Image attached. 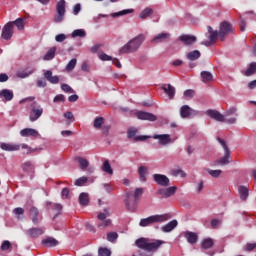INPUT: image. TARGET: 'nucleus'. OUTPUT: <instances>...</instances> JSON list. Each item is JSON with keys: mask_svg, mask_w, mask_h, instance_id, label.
Listing matches in <instances>:
<instances>
[{"mask_svg": "<svg viewBox=\"0 0 256 256\" xmlns=\"http://www.w3.org/2000/svg\"><path fill=\"white\" fill-rule=\"evenodd\" d=\"M144 40V34H139L138 36L134 37L119 50L120 55L136 52L141 47Z\"/></svg>", "mask_w": 256, "mask_h": 256, "instance_id": "1", "label": "nucleus"}, {"mask_svg": "<svg viewBox=\"0 0 256 256\" xmlns=\"http://www.w3.org/2000/svg\"><path fill=\"white\" fill-rule=\"evenodd\" d=\"M218 143L222 145V148L224 149V157L220 158L216 162L212 164V166L220 165V166H225L228 165L231 162V151L229 147L227 146V143L225 140L218 138Z\"/></svg>", "mask_w": 256, "mask_h": 256, "instance_id": "2", "label": "nucleus"}, {"mask_svg": "<svg viewBox=\"0 0 256 256\" xmlns=\"http://www.w3.org/2000/svg\"><path fill=\"white\" fill-rule=\"evenodd\" d=\"M164 242L161 240H156L155 242L149 243L147 239L141 238L136 241V245L146 251H156L163 245Z\"/></svg>", "mask_w": 256, "mask_h": 256, "instance_id": "3", "label": "nucleus"}, {"mask_svg": "<svg viewBox=\"0 0 256 256\" xmlns=\"http://www.w3.org/2000/svg\"><path fill=\"white\" fill-rule=\"evenodd\" d=\"M171 218V215L169 214H163V215H153L145 219H141L139 225L141 227H148L154 223H162Z\"/></svg>", "mask_w": 256, "mask_h": 256, "instance_id": "4", "label": "nucleus"}, {"mask_svg": "<svg viewBox=\"0 0 256 256\" xmlns=\"http://www.w3.org/2000/svg\"><path fill=\"white\" fill-rule=\"evenodd\" d=\"M56 16L54 17L55 23L63 22L66 14V0H59L56 5Z\"/></svg>", "mask_w": 256, "mask_h": 256, "instance_id": "5", "label": "nucleus"}, {"mask_svg": "<svg viewBox=\"0 0 256 256\" xmlns=\"http://www.w3.org/2000/svg\"><path fill=\"white\" fill-rule=\"evenodd\" d=\"M44 110L37 102H32L30 106L29 119L31 122L37 121L43 114Z\"/></svg>", "mask_w": 256, "mask_h": 256, "instance_id": "6", "label": "nucleus"}, {"mask_svg": "<svg viewBox=\"0 0 256 256\" xmlns=\"http://www.w3.org/2000/svg\"><path fill=\"white\" fill-rule=\"evenodd\" d=\"M232 33H234V28L232 24L228 21H222V23H220V29L218 30V35H220V40L224 41L225 37Z\"/></svg>", "mask_w": 256, "mask_h": 256, "instance_id": "7", "label": "nucleus"}, {"mask_svg": "<svg viewBox=\"0 0 256 256\" xmlns=\"http://www.w3.org/2000/svg\"><path fill=\"white\" fill-rule=\"evenodd\" d=\"M110 216L109 210L106 208L104 209V212L98 214V219L100 220V223L98 224V227L100 229H104L106 227H109L112 224V221L110 219H107Z\"/></svg>", "mask_w": 256, "mask_h": 256, "instance_id": "8", "label": "nucleus"}, {"mask_svg": "<svg viewBox=\"0 0 256 256\" xmlns=\"http://www.w3.org/2000/svg\"><path fill=\"white\" fill-rule=\"evenodd\" d=\"M14 34L13 22H8L2 29V38L6 41L10 40Z\"/></svg>", "mask_w": 256, "mask_h": 256, "instance_id": "9", "label": "nucleus"}, {"mask_svg": "<svg viewBox=\"0 0 256 256\" xmlns=\"http://www.w3.org/2000/svg\"><path fill=\"white\" fill-rule=\"evenodd\" d=\"M208 34H210V36H208V39H210V41L202 42V45H205L206 47H209L216 43L218 37H220L219 32L217 30H214L212 26H208Z\"/></svg>", "mask_w": 256, "mask_h": 256, "instance_id": "10", "label": "nucleus"}, {"mask_svg": "<svg viewBox=\"0 0 256 256\" xmlns=\"http://www.w3.org/2000/svg\"><path fill=\"white\" fill-rule=\"evenodd\" d=\"M135 115L139 120L143 121L155 122L158 119L157 116H155V114H152L151 112H144L143 110L136 112Z\"/></svg>", "mask_w": 256, "mask_h": 256, "instance_id": "11", "label": "nucleus"}, {"mask_svg": "<svg viewBox=\"0 0 256 256\" xmlns=\"http://www.w3.org/2000/svg\"><path fill=\"white\" fill-rule=\"evenodd\" d=\"M125 204L129 211L135 212L137 209L138 200L133 198L132 193H128L126 196Z\"/></svg>", "mask_w": 256, "mask_h": 256, "instance_id": "12", "label": "nucleus"}, {"mask_svg": "<svg viewBox=\"0 0 256 256\" xmlns=\"http://www.w3.org/2000/svg\"><path fill=\"white\" fill-rule=\"evenodd\" d=\"M206 115L218 122H225V116L218 110H206Z\"/></svg>", "mask_w": 256, "mask_h": 256, "instance_id": "13", "label": "nucleus"}, {"mask_svg": "<svg viewBox=\"0 0 256 256\" xmlns=\"http://www.w3.org/2000/svg\"><path fill=\"white\" fill-rule=\"evenodd\" d=\"M179 39H180V42H182L186 46L192 45L197 41L196 36L189 35V34H182L180 35Z\"/></svg>", "mask_w": 256, "mask_h": 256, "instance_id": "14", "label": "nucleus"}, {"mask_svg": "<svg viewBox=\"0 0 256 256\" xmlns=\"http://www.w3.org/2000/svg\"><path fill=\"white\" fill-rule=\"evenodd\" d=\"M153 178L158 185L163 187L169 186L170 180L167 176L161 175V174H155Z\"/></svg>", "mask_w": 256, "mask_h": 256, "instance_id": "15", "label": "nucleus"}, {"mask_svg": "<svg viewBox=\"0 0 256 256\" xmlns=\"http://www.w3.org/2000/svg\"><path fill=\"white\" fill-rule=\"evenodd\" d=\"M161 89L168 95V98L174 99L176 93V88H174V86L171 84H163Z\"/></svg>", "mask_w": 256, "mask_h": 256, "instance_id": "16", "label": "nucleus"}, {"mask_svg": "<svg viewBox=\"0 0 256 256\" xmlns=\"http://www.w3.org/2000/svg\"><path fill=\"white\" fill-rule=\"evenodd\" d=\"M153 139L159 140V143L163 146H166L171 143V136L168 134L165 135H154Z\"/></svg>", "mask_w": 256, "mask_h": 256, "instance_id": "17", "label": "nucleus"}, {"mask_svg": "<svg viewBox=\"0 0 256 256\" xmlns=\"http://www.w3.org/2000/svg\"><path fill=\"white\" fill-rule=\"evenodd\" d=\"M176 191H177V187L172 186L167 189H161L158 191V193L160 195H162L164 198H169V197L173 196L176 193Z\"/></svg>", "mask_w": 256, "mask_h": 256, "instance_id": "18", "label": "nucleus"}, {"mask_svg": "<svg viewBox=\"0 0 256 256\" xmlns=\"http://www.w3.org/2000/svg\"><path fill=\"white\" fill-rule=\"evenodd\" d=\"M20 135L22 137H33V138H37L39 136L38 131L31 129V128H26L21 130Z\"/></svg>", "mask_w": 256, "mask_h": 256, "instance_id": "19", "label": "nucleus"}, {"mask_svg": "<svg viewBox=\"0 0 256 256\" xmlns=\"http://www.w3.org/2000/svg\"><path fill=\"white\" fill-rule=\"evenodd\" d=\"M170 36L171 34L168 32L159 33L152 39V43H163L165 40L169 39Z\"/></svg>", "mask_w": 256, "mask_h": 256, "instance_id": "20", "label": "nucleus"}, {"mask_svg": "<svg viewBox=\"0 0 256 256\" xmlns=\"http://www.w3.org/2000/svg\"><path fill=\"white\" fill-rule=\"evenodd\" d=\"M26 233L30 238H38L44 234V230L42 228H31Z\"/></svg>", "mask_w": 256, "mask_h": 256, "instance_id": "21", "label": "nucleus"}, {"mask_svg": "<svg viewBox=\"0 0 256 256\" xmlns=\"http://www.w3.org/2000/svg\"><path fill=\"white\" fill-rule=\"evenodd\" d=\"M44 77L47 81H49L51 84H58L59 83V76H53V73L51 70H46L44 73Z\"/></svg>", "mask_w": 256, "mask_h": 256, "instance_id": "22", "label": "nucleus"}, {"mask_svg": "<svg viewBox=\"0 0 256 256\" xmlns=\"http://www.w3.org/2000/svg\"><path fill=\"white\" fill-rule=\"evenodd\" d=\"M14 92L13 90H8L7 88H4L1 90V99H4V101L9 102L13 99Z\"/></svg>", "mask_w": 256, "mask_h": 256, "instance_id": "23", "label": "nucleus"}, {"mask_svg": "<svg viewBox=\"0 0 256 256\" xmlns=\"http://www.w3.org/2000/svg\"><path fill=\"white\" fill-rule=\"evenodd\" d=\"M35 72V68H25L24 70H20L17 72V77L21 79H25L32 75Z\"/></svg>", "mask_w": 256, "mask_h": 256, "instance_id": "24", "label": "nucleus"}, {"mask_svg": "<svg viewBox=\"0 0 256 256\" xmlns=\"http://www.w3.org/2000/svg\"><path fill=\"white\" fill-rule=\"evenodd\" d=\"M1 149L7 152H13V151H18L20 149V145L16 144H7V143H2L0 145Z\"/></svg>", "mask_w": 256, "mask_h": 256, "instance_id": "25", "label": "nucleus"}, {"mask_svg": "<svg viewBox=\"0 0 256 256\" xmlns=\"http://www.w3.org/2000/svg\"><path fill=\"white\" fill-rule=\"evenodd\" d=\"M184 238L188 240V243L196 244L199 237L196 233L187 231L186 233H184Z\"/></svg>", "mask_w": 256, "mask_h": 256, "instance_id": "26", "label": "nucleus"}, {"mask_svg": "<svg viewBox=\"0 0 256 256\" xmlns=\"http://www.w3.org/2000/svg\"><path fill=\"white\" fill-rule=\"evenodd\" d=\"M42 244L47 248H51V247H56L59 244V242L52 237H48L42 240Z\"/></svg>", "mask_w": 256, "mask_h": 256, "instance_id": "27", "label": "nucleus"}, {"mask_svg": "<svg viewBox=\"0 0 256 256\" xmlns=\"http://www.w3.org/2000/svg\"><path fill=\"white\" fill-rule=\"evenodd\" d=\"M200 77L202 78V82L205 84L213 81V74H211V72H207L206 70L200 72Z\"/></svg>", "mask_w": 256, "mask_h": 256, "instance_id": "28", "label": "nucleus"}, {"mask_svg": "<svg viewBox=\"0 0 256 256\" xmlns=\"http://www.w3.org/2000/svg\"><path fill=\"white\" fill-rule=\"evenodd\" d=\"M238 194H240V200L246 201L249 197V189L245 186L238 187Z\"/></svg>", "mask_w": 256, "mask_h": 256, "instance_id": "29", "label": "nucleus"}, {"mask_svg": "<svg viewBox=\"0 0 256 256\" xmlns=\"http://www.w3.org/2000/svg\"><path fill=\"white\" fill-rule=\"evenodd\" d=\"M192 108L190 106L184 105L182 108H180V117L186 119L189 118L190 115L192 114Z\"/></svg>", "mask_w": 256, "mask_h": 256, "instance_id": "30", "label": "nucleus"}, {"mask_svg": "<svg viewBox=\"0 0 256 256\" xmlns=\"http://www.w3.org/2000/svg\"><path fill=\"white\" fill-rule=\"evenodd\" d=\"M30 215H31L32 222L35 225L39 224V211H38V209L35 208V207H32L30 209Z\"/></svg>", "mask_w": 256, "mask_h": 256, "instance_id": "31", "label": "nucleus"}, {"mask_svg": "<svg viewBox=\"0 0 256 256\" xmlns=\"http://www.w3.org/2000/svg\"><path fill=\"white\" fill-rule=\"evenodd\" d=\"M254 74H256V62H251L247 68V70L244 72V75L246 77H251Z\"/></svg>", "mask_w": 256, "mask_h": 256, "instance_id": "32", "label": "nucleus"}, {"mask_svg": "<svg viewBox=\"0 0 256 256\" xmlns=\"http://www.w3.org/2000/svg\"><path fill=\"white\" fill-rule=\"evenodd\" d=\"M177 226H178L177 220H172V221H170L167 225H165V226L162 228V231L165 232V233H169V232H171L174 228H176Z\"/></svg>", "mask_w": 256, "mask_h": 256, "instance_id": "33", "label": "nucleus"}, {"mask_svg": "<svg viewBox=\"0 0 256 256\" xmlns=\"http://www.w3.org/2000/svg\"><path fill=\"white\" fill-rule=\"evenodd\" d=\"M201 57V52H199V50H192V52H188V54H186V58H188V60L190 61H196Z\"/></svg>", "mask_w": 256, "mask_h": 256, "instance_id": "34", "label": "nucleus"}, {"mask_svg": "<svg viewBox=\"0 0 256 256\" xmlns=\"http://www.w3.org/2000/svg\"><path fill=\"white\" fill-rule=\"evenodd\" d=\"M90 202L89 194L81 193L79 196V203L81 206H88Z\"/></svg>", "mask_w": 256, "mask_h": 256, "instance_id": "35", "label": "nucleus"}, {"mask_svg": "<svg viewBox=\"0 0 256 256\" xmlns=\"http://www.w3.org/2000/svg\"><path fill=\"white\" fill-rule=\"evenodd\" d=\"M105 124V118L103 116H98L94 120V128L97 130H100L103 128V125Z\"/></svg>", "mask_w": 256, "mask_h": 256, "instance_id": "36", "label": "nucleus"}, {"mask_svg": "<svg viewBox=\"0 0 256 256\" xmlns=\"http://www.w3.org/2000/svg\"><path fill=\"white\" fill-rule=\"evenodd\" d=\"M138 172H139L141 182H146L147 174H148V168L145 167V166H141L139 168Z\"/></svg>", "mask_w": 256, "mask_h": 256, "instance_id": "37", "label": "nucleus"}, {"mask_svg": "<svg viewBox=\"0 0 256 256\" xmlns=\"http://www.w3.org/2000/svg\"><path fill=\"white\" fill-rule=\"evenodd\" d=\"M22 169L24 172L33 173L35 168L31 161H27L22 164Z\"/></svg>", "mask_w": 256, "mask_h": 256, "instance_id": "38", "label": "nucleus"}, {"mask_svg": "<svg viewBox=\"0 0 256 256\" xmlns=\"http://www.w3.org/2000/svg\"><path fill=\"white\" fill-rule=\"evenodd\" d=\"M154 13V10L151 7H146L141 13H140V18L141 19H146L150 17Z\"/></svg>", "mask_w": 256, "mask_h": 256, "instance_id": "39", "label": "nucleus"}, {"mask_svg": "<svg viewBox=\"0 0 256 256\" xmlns=\"http://www.w3.org/2000/svg\"><path fill=\"white\" fill-rule=\"evenodd\" d=\"M134 12V9H124V10H121L119 12H114L112 13V17L113 18H117V17H120V16H124V15H127V14H131Z\"/></svg>", "mask_w": 256, "mask_h": 256, "instance_id": "40", "label": "nucleus"}, {"mask_svg": "<svg viewBox=\"0 0 256 256\" xmlns=\"http://www.w3.org/2000/svg\"><path fill=\"white\" fill-rule=\"evenodd\" d=\"M55 53H56V48L54 46L53 48H50V50H48V52L45 54L43 59L45 61H50V60L54 59Z\"/></svg>", "mask_w": 256, "mask_h": 256, "instance_id": "41", "label": "nucleus"}, {"mask_svg": "<svg viewBox=\"0 0 256 256\" xmlns=\"http://www.w3.org/2000/svg\"><path fill=\"white\" fill-rule=\"evenodd\" d=\"M102 170H103V172H105V173H107L109 175H113V173H114V171H113V169H112V167H111V165H110L108 160H106L104 162V164L102 166Z\"/></svg>", "mask_w": 256, "mask_h": 256, "instance_id": "42", "label": "nucleus"}, {"mask_svg": "<svg viewBox=\"0 0 256 256\" xmlns=\"http://www.w3.org/2000/svg\"><path fill=\"white\" fill-rule=\"evenodd\" d=\"M77 37H80V38L86 37V31L84 29H75L72 32V38H77Z\"/></svg>", "mask_w": 256, "mask_h": 256, "instance_id": "43", "label": "nucleus"}, {"mask_svg": "<svg viewBox=\"0 0 256 256\" xmlns=\"http://www.w3.org/2000/svg\"><path fill=\"white\" fill-rule=\"evenodd\" d=\"M76 160L78 161L81 170L85 171L88 168L89 162L86 159L78 157Z\"/></svg>", "mask_w": 256, "mask_h": 256, "instance_id": "44", "label": "nucleus"}, {"mask_svg": "<svg viewBox=\"0 0 256 256\" xmlns=\"http://www.w3.org/2000/svg\"><path fill=\"white\" fill-rule=\"evenodd\" d=\"M214 245V241L211 238L208 239H204V241H202V248L203 249H210L212 248Z\"/></svg>", "mask_w": 256, "mask_h": 256, "instance_id": "45", "label": "nucleus"}, {"mask_svg": "<svg viewBox=\"0 0 256 256\" xmlns=\"http://www.w3.org/2000/svg\"><path fill=\"white\" fill-rule=\"evenodd\" d=\"M13 26L16 25L18 30H23L24 29V19L19 17L15 21L12 22Z\"/></svg>", "mask_w": 256, "mask_h": 256, "instance_id": "46", "label": "nucleus"}, {"mask_svg": "<svg viewBox=\"0 0 256 256\" xmlns=\"http://www.w3.org/2000/svg\"><path fill=\"white\" fill-rule=\"evenodd\" d=\"M170 175H172L174 177H178V176L185 177L186 176L184 171L181 169H174V170L170 171Z\"/></svg>", "mask_w": 256, "mask_h": 256, "instance_id": "47", "label": "nucleus"}, {"mask_svg": "<svg viewBox=\"0 0 256 256\" xmlns=\"http://www.w3.org/2000/svg\"><path fill=\"white\" fill-rule=\"evenodd\" d=\"M76 65H77V60H76V58H72V59L70 60V62L67 64L66 70H67V71H73V69L76 67Z\"/></svg>", "mask_w": 256, "mask_h": 256, "instance_id": "48", "label": "nucleus"}, {"mask_svg": "<svg viewBox=\"0 0 256 256\" xmlns=\"http://www.w3.org/2000/svg\"><path fill=\"white\" fill-rule=\"evenodd\" d=\"M206 172H208V174H210V176L213 178H218L222 174L221 170L206 169Z\"/></svg>", "mask_w": 256, "mask_h": 256, "instance_id": "49", "label": "nucleus"}, {"mask_svg": "<svg viewBox=\"0 0 256 256\" xmlns=\"http://www.w3.org/2000/svg\"><path fill=\"white\" fill-rule=\"evenodd\" d=\"M118 239V234L116 232H110L107 234V240L114 243Z\"/></svg>", "mask_w": 256, "mask_h": 256, "instance_id": "50", "label": "nucleus"}, {"mask_svg": "<svg viewBox=\"0 0 256 256\" xmlns=\"http://www.w3.org/2000/svg\"><path fill=\"white\" fill-rule=\"evenodd\" d=\"M53 101L54 103H64L66 101V98L64 94H57Z\"/></svg>", "mask_w": 256, "mask_h": 256, "instance_id": "51", "label": "nucleus"}, {"mask_svg": "<svg viewBox=\"0 0 256 256\" xmlns=\"http://www.w3.org/2000/svg\"><path fill=\"white\" fill-rule=\"evenodd\" d=\"M87 182H88V178L84 176V177H81L78 180H76L75 185L76 186H84V184Z\"/></svg>", "mask_w": 256, "mask_h": 256, "instance_id": "52", "label": "nucleus"}, {"mask_svg": "<svg viewBox=\"0 0 256 256\" xmlns=\"http://www.w3.org/2000/svg\"><path fill=\"white\" fill-rule=\"evenodd\" d=\"M143 195V189L142 188H138L135 193L133 194V198L136 201H139L140 197Z\"/></svg>", "mask_w": 256, "mask_h": 256, "instance_id": "53", "label": "nucleus"}, {"mask_svg": "<svg viewBox=\"0 0 256 256\" xmlns=\"http://www.w3.org/2000/svg\"><path fill=\"white\" fill-rule=\"evenodd\" d=\"M99 256H111V251L107 248H100Z\"/></svg>", "mask_w": 256, "mask_h": 256, "instance_id": "54", "label": "nucleus"}, {"mask_svg": "<svg viewBox=\"0 0 256 256\" xmlns=\"http://www.w3.org/2000/svg\"><path fill=\"white\" fill-rule=\"evenodd\" d=\"M256 248V243H247L246 246H244V251L250 252L253 251Z\"/></svg>", "mask_w": 256, "mask_h": 256, "instance_id": "55", "label": "nucleus"}, {"mask_svg": "<svg viewBox=\"0 0 256 256\" xmlns=\"http://www.w3.org/2000/svg\"><path fill=\"white\" fill-rule=\"evenodd\" d=\"M61 89L66 93H74L73 88L69 84H62Z\"/></svg>", "mask_w": 256, "mask_h": 256, "instance_id": "56", "label": "nucleus"}, {"mask_svg": "<svg viewBox=\"0 0 256 256\" xmlns=\"http://www.w3.org/2000/svg\"><path fill=\"white\" fill-rule=\"evenodd\" d=\"M55 40L58 43H62L66 40V35L64 33H60V34L56 35Z\"/></svg>", "mask_w": 256, "mask_h": 256, "instance_id": "57", "label": "nucleus"}, {"mask_svg": "<svg viewBox=\"0 0 256 256\" xmlns=\"http://www.w3.org/2000/svg\"><path fill=\"white\" fill-rule=\"evenodd\" d=\"M13 213L17 216L18 219H20L19 216H23L24 215V209L23 208H16L13 210Z\"/></svg>", "mask_w": 256, "mask_h": 256, "instance_id": "58", "label": "nucleus"}, {"mask_svg": "<svg viewBox=\"0 0 256 256\" xmlns=\"http://www.w3.org/2000/svg\"><path fill=\"white\" fill-rule=\"evenodd\" d=\"M46 86H47V82L46 80H44V78H39V80H37L38 88H45Z\"/></svg>", "mask_w": 256, "mask_h": 256, "instance_id": "59", "label": "nucleus"}, {"mask_svg": "<svg viewBox=\"0 0 256 256\" xmlns=\"http://www.w3.org/2000/svg\"><path fill=\"white\" fill-rule=\"evenodd\" d=\"M236 112H237V108L232 106V108H230L229 110H226V114H224V117H228V116H231L233 114H236Z\"/></svg>", "mask_w": 256, "mask_h": 256, "instance_id": "60", "label": "nucleus"}, {"mask_svg": "<svg viewBox=\"0 0 256 256\" xmlns=\"http://www.w3.org/2000/svg\"><path fill=\"white\" fill-rule=\"evenodd\" d=\"M80 11H81V4L80 3L75 4L73 8V14L78 15Z\"/></svg>", "mask_w": 256, "mask_h": 256, "instance_id": "61", "label": "nucleus"}, {"mask_svg": "<svg viewBox=\"0 0 256 256\" xmlns=\"http://www.w3.org/2000/svg\"><path fill=\"white\" fill-rule=\"evenodd\" d=\"M10 247H11L10 242H9V241H4V242L2 243L1 250H2V251H6V250H8Z\"/></svg>", "mask_w": 256, "mask_h": 256, "instance_id": "62", "label": "nucleus"}, {"mask_svg": "<svg viewBox=\"0 0 256 256\" xmlns=\"http://www.w3.org/2000/svg\"><path fill=\"white\" fill-rule=\"evenodd\" d=\"M61 194L63 198L68 199L70 195V190L68 188H64Z\"/></svg>", "mask_w": 256, "mask_h": 256, "instance_id": "63", "label": "nucleus"}, {"mask_svg": "<svg viewBox=\"0 0 256 256\" xmlns=\"http://www.w3.org/2000/svg\"><path fill=\"white\" fill-rule=\"evenodd\" d=\"M137 134V130L136 129H130L128 130V138H134Z\"/></svg>", "mask_w": 256, "mask_h": 256, "instance_id": "64", "label": "nucleus"}]
</instances>
